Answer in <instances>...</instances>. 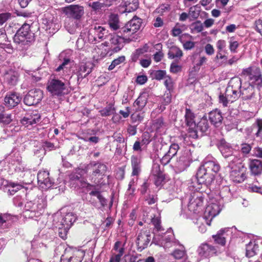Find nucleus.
<instances>
[{"label":"nucleus","mask_w":262,"mask_h":262,"mask_svg":"<svg viewBox=\"0 0 262 262\" xmlns=\"http://www.w3.org/2000/svg\"><path fill=\"white\" fill-rule=\"evenodd\" d=\"M141 23V19L135 16L120 29L118 34L120 35H111L110 39L111 50L114 53L121 50L124 47V39H129V37L139 30Z\"/></svg>","instance_id":"f257e3e1"},{"label":"nucleus","mask_w":262,"mask_h":262,"mask_svg":"<svg viewBox=\"0 0 262 262\" xmlns=\"http://www.w3.org/2000/svg\"><path fill=\"white\" fill-rule=\"evenodd\" d=\"M198 116H185L187 125L188 126L189 136L195 139L198 137V132L200 130L202 133L206 132L208 128V124L207 118L204 116L200 121L196 123V118Z\"/></svg>","instance_id":"f03ea898"},{"label":"nucleus","mask_w":262,"mask_h":262,"mask_svg":"<svg viewBox=\"0 0 262 262\" xmlns=\"http://www.w3.org/2000/svg\"><path fill=\"white\" fill-rule=\"evenodd\" d=\"M241 75L249 85L258 89L262 87V72L259 67L251 66L244 69Z\"/></svg>","instance_id":"7ed1b4c3"},{"label":"nucleus","mask_w":262,"mask_h":262,"mask_svg":"<svg viewBox=\"0 0 262 262\" xmlns=\"http://www.w3.org/2000/svg\"><path fill=\"white\" fill-rule=\"evenodd\" d=\"M87 169L91 171L88 177L89 180L96 185L104 184L103 178L106 176L107 167L105 164L95 163H90L87 166Z\"/></svg>","instance_id":"20e7f679"},{"label":"nucleus","mask_w":262,"mask_h":262,"mask_svg":"<svg viewBox=\"0 0 262 262\" xmlns=\"http://www.w3.org/2000/svg\"><path fill=\"white\" fill-rule=\"evenodd\" d=\"M229 166L231 168L230 177L232 181L236 183H240L245 181L247 178V168L240 162L230 163Z\"/></svg>","instance_id":"39448f33"},{"label":"nucleus","mask_w":262,"mask_h":262,"mask_svg":"<svg viewBox=\"0 0 262 262\" xmlns=\"http://www.w3.org/2000/svg\"><path fill=\"white\" fill-rule=\"evenodd\" d=\"M221 204L222 202L218 201L215 199H210L203 217V220L207 225L210 226L212 219L219 214L221 210Z\"/></svg>","instance_id":"423d86ee"},{"label":"nucleus","mask_w":262,"mask_h":262,"mask_svg":"<svg viewBox=\"0 0 262 262\" xmlns=\"http://www.w3.org/2000/svg\"><path fill=\"white\" fill-rule=\"evenodd\" d=\"M31 37L30 26L29 24L25 23L17 31L13 37V41L17 45H27L31 41Z\"/></svg>","instance_id":"0eeeda50"},{"label":"nucleus","mask_w":262,"mask_h":262,"mask_svg":"<svg viewBox=\"0 0 262 262\" xmlns=\"http://www.w3.org/2000/svg\"><path fill=\"white\" fill-rule=\"evenodd\" d=\"M75 220V216L73 213L70 212L67 213L61 221L56 224V227L59 229V234L62 238H66L68 230Z\"/></svg>","instance_id":"6e6552de"},{"label":"nucleus","mask_w":262,"mask_h":262,"mask_svg":"<svg viewBox=\"0 0 262 262\" xmlns=\"http://www.w3.org/2000/svg\"><path fill=\"white\" fill-rule=\"evenodd\" d=\"M47 89L52 96L59 97L65 94L67 86L64 82L54 77L48 81Z\"/></svg>","instance_id":"1a4fd4ad"},{"label":"nucleus","mask_w":262,"mask_h":262,"mask_svg":"<svg viewBox=\"0 0 262 262\" xmlns=\"http://www.w3.org/2000/svg\"><path fill=\"white\" fill-rule=\"evenodd\" d=\"M214 174L212 172H210L205 169L199 168L196 173V178L195 180H197V186L192 185L195 187L196 190H199L200 188L201 184H204L208 186L214 181Z\"/></svg>","instance_id":"9d476101"},{"label":"nucleus","mask_w":262,"mask_h":262,"mask_svg":"<svg viewBox=\"0 0 262 262\" xmlns=\"http://www.w3.org/2000/svg\"><path fill=\"white\" fill-rule=\"evenodd\" d=\"M43 98V92L39 89L30 90L24 98V102L28 106L38 104Z\"/></svg>","instance_id":"9b49d317"},{"label":"nucleus","mask_w":262,"mask_h":262,"mask_svg":"<svg viewBox=\"0 0 262 262\" xmlns=\"http://www.w3.org/2000/svg\"><path fill=\"white\" fill-rule=\"evenodd\" d=\"M108 30L104 27L99 25H95L92 27L88 33V38L90 41L93 42L97 39L102 40L107 35Z\"/></svg>","instance_id":"f8f14e48"},{"label":"nucleus","mask_w":262,"mask_h":262,"mask_svg":"<svg viewBox=\"0 0 262 262\" xmlns=\"http://www.w3.org/2000/svg\"><path fill=\"white\" fill-rule=\"evenodd\" d=\"M173 236L172 234H157L155 236L154 242L155 244L163 247L164 248H167L179 245L178 241H173Z\"/></svg>","instance_id":"ddd939ff"},{"label":"nucleus","mask_w":262,"mask_h":262,"mask_svg":"<svg viewBox=\"0 0 262 262\" xmlns=\"http://www.w3.org/2000/svg\"><path fill=\"white\" fill-rule=\"evenodd\" d=\"M62 12L68 17L79 19L84 14V8L78 5H71L62 8Z\"/></svg>","instance_id":"4468645a"},{"label":"nucleus","mask_w":262,"mask_h":262,"mask_svg":"<svg viewBox=\"0 0 262 262\" xmlns=\"http://www.w3.org/2000/svg\"><path fill=\"white\" fill-rule=\"evenodd\" d=\"M204 195L201 192H195L191 196L188 208L189 211L196 213L199 211L203 205Z\"/></svg>","instance_id":"2eb2a0df"},{"label":"nucleus","mask_w":262,"mask_h":262,"mask_svg":"<svg viewBox=\"0 0 262 262\" xmlns=\"http://www.w3.org/2000/svg\"><path fill=\"white\" fill-rule=\"evenodd\" d=\"M9 167L17 173H21L26 170V168L21 162V157L18 152L11 155Z\"/></svg>","instance_id":"dca6fc26"},{"label":"nucleus","mask_w":262,"mask_h":262,"mask_svg":"<svg viewBox=\"0 0 262 262\" xmlns=\"http://www.w3.org/2000/svg\"><path fill=\"white\" fill-rule=\"evenodd\" d=\"M239 93L226 88L225 94H221L219 96L220 102L223 103L224 106H227L228 103H232L238 99Z\"/></svg>","instance_id":"f3484780"},{"label":"nucleus","mask_w":262,"mask_h":262,"mask_svg":"<svg viewBox=\"0 0 262 262\" xmlns=\"http://www.w3.org/2000/svg\"><path fill=\"white\" fill-rule=\"evenodd\" d=\"M214 174L220 169V166L216 160L211 156L207 157L204 160V164L200 167Z\"/></svg>","instance_id":"a211bd4d"},{"label":"nucleus","mask_w":262,"mask_h":262,"mask_svg":"<svg viewBox=\"0 0 262 262\" xmlns=\"http://www.w3.org/2000/svg\"><path fill=\"white\" fill-rule=\"evenodd\" d=\"M37 180L39 186L42 189H47L50 188L53 184L48 171H40L37 174Z\"/></svg>","instance_id":"6ab92c4d"},{"label":"nucleus","mask_w":262,"mask_h":262,"mask_svg":"<svg viewBox=\"0 0 262 262\" xmlns=\"http://www.w3.org/2000/svg\"><path fill=\"white\" fill-rule=\"evenodd\" d=\"M92 69L93 64L90 62L80 63L77 67L75 73L78 80L85 78L92 72Z\"/></svg>","instance_id":"aec40b11"},{"label":"nucleus","mask_w":262,"mask_h":262,"mask_svg":"<svg viewBox=\"0 0 262 262\" xmlns=\"http://www.w3.org/2000/svg\"><path fill=\"white\" fill-rule=\"evenodd\" d=\"M219 149L222 155L225 158L228 157L231 158V160L230 163L236 162L239 161V159L232 155L233 148L229 143L226 142L225 140L222 139L220 141Z\"/></svg>","instance_id":"412c9836"},{"label":"nucleus","mask_w":262,"mask_h":262,"mask_svg":"<svg viewBox=\"0 0 262 262\" xmlns=\"http://www.w3.org/2000/svg\"><path fill=\"white\" fill-rule=\"evenodd\" d=\"M21 97L20 95L15 92H9L4 98L6 106L9 108H13L17 105L20 102Z\"/></svg>","instance_id":"4be33fe9"},{"label":"nucleus","mask_w":262,"mask_h":262,"mask_svg":"<svg viewBox=\"0 0 262 262\" xmlns=\"http://www.w3.org/2000/svg\"><path fill=\"white\" fill-rule=\"evenodd\" d=\"M199 255L203 257L212 256L216 253V248L207 243L202 244L198 249Z\"/></svg>","instance_id":"5701e85b"},{"label":"nucleus","mask_w":262,"mask_h":262,"mask_svg":"<svg viewBox=\"0 0 262 262\" xmlns=\"http://www.w3.org/2000/svg\"><path fill=\"white\" fill-rule=\"evenodd\" d=\"M232 229L233 228H228L220 230L216 234L212 235V238L214 239V242L222 246L225 245L227 236L228 235V233L232 232Z\"/></svg>","instance_id":"b1692460"},{"label":"nucleus","mask_w":262,"mask_h":262,"mask_svg":"<svg viewBox=\"0 0 262 262\" xmlns=\"http://www.w3.org/2000/svg\"><path fill=\"white\" fill-rule=\"evenodd\" d=\"M190 161H191L190 158ZM190 162L187 157L182 156L180 157L179 159L173 163V166L178 172H181L186 169L189 165Z\"/></svg>","instance_id":"393cba45"},{"label":"nucleus","mask_w":262,"mask_h":262,"mask_svg":"<svg viewBox=\"0 0 262 262\" xmlns=\"http://www.w3.org/2000/svg\"><path fill=\"white\" fill-rule=\"evenodd\" d=\"M150 235L147 231H141L138 236L137 244L140 248H145L150 241Z\"/></svg>","instance_id":"a878e982"},{"label":"nucleus","mask_w":262,"mask_h":262,"mask_svg":"<svg viewBox=\"0 0 262 262\" xmlns=\"http://www.w3.org/2000/svg\"><path fill=\"white\" fill-rule=\"evenodd\" d=\"M250 169L252 174L259 175L262 172V163L258 160H253L250 162Z\"/></svg>","instance_id":"bb28decb"},{"label":"nucleus","mask_w":262,"mask_h":262,"mask_svg":"<svg viewBox=\"0 0 262 262\" xmlns=\"http://www.w3.org/2000/svg\"><path fill=\"white\" fill-rule=\"evenodd\" d=\"M72 250L71 248L66 249L64 254L61 257V260L62 262H81L80 258L72 256Z\"/></svg>","instance_id":"cd10ccee"},{"label":"nucleus","mask_w":262,"mask_h":262,"mask_svg":"<svg viewBox=\"0 0 262 262\" xmlns=\"http://www.w3.org/2000/svg\"><path fill=\"white\" fill-rule=\"evenodd\" d=\"M246 255L248 257H251L256 254L258 250V246L256 243L255 241H250L246 245Z\"/></svg>","instance_id":"c85d7f7f"},{"label":"nucleus","mask_w":262,"mask_h":262,"mask_svg":"<svg viewBox=\"0 0 262 262\" xmlns=\"http://www.w3.org/2000/svg\"><path fill=\"white\" fill-rule=\"evenodd\" d=\"M108 24L110 28L116 31L120 28V21L118 14L112 13L109 15Z\"/></svg>","instance_id":"c756f323"},{"label":"nucleus","mask_w":262,"mask_h":262,"mask_svg":"<svg viewBox=\"0 0 262 262\" xmlns=\"http://www.w3.org/2000/svg\"><path fill=\"white\" fill-rule=\"evenodd\" d=\"M122 3L126 12L134 11L138 7V0H123Z\"/></svg>","instance_id":"7c9ffc66"},{"label":"nucleus","mask_w":262,"mask_h":262,"mask_svg":"<svg viewBox=\"0 0 262 262\" xmlns=\"http://www.w3.org/2000/svg\"><path fill=\"white\" fill-rule=\"evenodd\" d=\"M5 79L9 85H15L18 80V74L14 71H10L5 74Z\"/></svg>","instance_id":"2f4dec72"},{"label":"nucleus","mask_w":262,"mask_h":262,"mask_svg":"<svg viewBox=\"0 0 262 262\" xmlns=\"http://www.w3.org/2000/svg\"><path fill=\"white\" fill-rule=\"evenodd\" d=\"M15 216L9 214H0V228H5L7 227L13 221Z\"/></svg>","instance_id":"473e14b6"},{"label":"nucleus","mask_w":262,"mask_h":262,"mask_svg":"<svg viewBox=\"0 0 262 262\" xmlns=\"http://www.w3.org/2000/svg\"><path fill=\"white\" fill-rule=\"evenodd\" d=\"M147 98L144 94L140 95L134 103L136 111L141 110L146 104Z\"/></svg>","instance_id":"72a5a7b5"},{"label":"nucleus","mask_w":262,"mask_h":262,"mask_svg":"<svg viewBox=\"0 0 262 262\" xmlns=\"http://www.w3.org/2000/svg\"><path fill=\"white\" fill-rule=\"evenodd\" d=\"M241 86L242 81L240 79L232 78L230 80L227 88L240 93L241 92V91H239V90L241 88Z\"/></svg>","instance_id":"f704fd0d"},{"label":"nucleus","mask_w":262,"mask_h":262,"mask_svg":"<svg viewBox=\"0 0 262 262\" xmlns=\"http://www.w3.org/2000/svg\"><path fill=\"white\" fill-rule=\"evenodd\" d=\"M183 55L182 51L178 47H172L168 53V58L174 59L175 58H181Z\"/></svg>","instance_id":"c9c22d12"},{"label":"nucleus","mask_w":262,"mask_h":262,"mask_svg":"<svg viewBox=\"0 0 262 262\" xmlns=\"http://www.w3.org/2000/svg\"><path fill=\"white\" fill-rule=\"evenodd\" d=\"M255 88L249 84L247 88L244 89L243 91L241 92L243 99L248 100L251 99L254 94Z\"/></svg>","instance_id":"e433bc0d"},{"label":"nucleus","mask_w":262,"mask_h":262,"mask_svg":"<svg viewBox=\"0 0 262 262\" xmlns=\"http://www.w3.org/2000/svg\"><path fill=\"white\" fill-rule=\"evenodd\" d=\"M190 30L191 33H199L201 32L204 29L203 24L200 20H196L190 25Z\"/></svg>","instance_id":"4c0bfd02"},{"label":"nucleus","mask_w":262,"mask_h":262,"mask_svg":"<svg viewBox=\"0 0 262 262\" xmlns=\"http://www.w3.org/2000/svg\"><path fill=\"white\" fill-rule=\"evenodd\" d=\"M4 186H6L8 192L10 195H13L18 190L21 189L23 188V186L21 184L18 183L15 184L14 183H8L7 182V185Z\"/></svg>","instance_id":"58836bf2"},{"label":"nucleus","mask_w":262,"mask_h":262,"mask_svg":"<svg viewBox=\"0 0 262 262\" xmlns=\"http://www.w3.org/2000/svg\"><path fill=\"white\" fill-rule=\"evenodd\" d=\"M40 119V116H38L37 118H33V116H25L23 119L21 120V123L24 125L26 126H28L30 125H33L34 124L36 123L38 121H39Z\"/></svg>","instance_id":"ea45409f"},{"label":"nucleus","mask_w":262,"mask_h":262,"mask_svg":"<svg viewBox=\"0 0 262 262\" xmlns=\"http://www.w3.org/2000/svg\"><path fill=\"white\" fill-rule=\"evenodd\" d=\"M200 7L196 5L189 8L188 14L193 20L196 19L200 15Z\"/></svg>","instance_id":"a19ab883"},{"label":"nucleus","mask_w":262,"mask_h":262,"mask_svg":"<svg viewBox=\"0 0 262 262\" xmlns=\"http://www.w3.org/2000/svg\"><path fill=\"white\" fill-rule=\"evenodd\" d=\"M25 208L27 211H29L31 213H33V214L31 215V217H33V215L37 216V205H36V203H34L32 202H28L25 205Z\"/></svg>","instance_id":"79ce46f5"},{"label":"nucleus","mask_w":262,"mask_h":262,"mask_svg":"<svg viewBox=\"0 0 262 262\" xmlns=\"http://www.w3.org/2000/svg\"><path fill=\"white\" fill-rule=\"evenodd\" d=\"M176 259H181L185 255L184 247L182 245H179V248L176 249L172 254Z\"/></svg>","instance_id":"37998d69"},{"label":"nucleus","mask_w":262,"mask_h":262,"mask_svg":"<svg viewBox=\"0 0 262 262\" xmlns=\"http://www.w3.org/2000/svg\"><path fill=\"white\" fill-rule=\"evenodd\" d=\"M36 205H37V216H40L42 213L44 209L46 207L47 203L46 201L42 199H38L36 202Z\"/></svg>","instance_id":"c03bdc74"},{"label":"nucleus","mask_w":262,"mask_h":262,"mask_svg":"<svg viewBox=\"0 0 262 262\" xmlns=\"http://www.w3.org/2000/svg\"><path fill=\"white\" fill-rule=\"evenodd\" d=\"M167 75L165 70H159L154 72L153 78L157 80L165 79Z\"/></svg>","instance_id":"a18cd8bd"},{"label":"nucleus","mask_w":262,"mask_h":262,"mask_svg":"<svg viewBox=\"0 0 262 262\" xmlns=\"http://www.w3.org/2000/svg\"><path fill=\"white\" fill-rule=\"evenodd\" d=\"M116 110L112 103H109L101 111V115H114Z\"/></svg>","instance_id":"49530a36"},{"label":"nucleus","mask_w":262,"mask_h":262,"mask_svg":"<svg viewBox=\"0 0 262 262\" xmlns=\"http://www.w3.org/2000/svg\"><path fill=\"white\" fill-rule=\"evenodd\" d=\"M151 173L159 179L162 178L160 166L158 163H154L152 165Z\"/></svg>","instance_id":"de8ad7c7"},{"label":"nucleus","mask_w":262,"mask_h":262,"mask_svg":"<svg viewBox=\"0 0 262 262\" xmlns=\"http://www.w3.org/2000/svg\"><path fill=\"white\" fill-rule=\"evenodd\" d=\"M164 84L169 92L172 91L173 89V82L170 76L167 75V76H166L165 78Z\"/></svg>","instance_id":"09e8293b"},{"label":"nucleus","mask_w":262,"mask_h":262,"mask_svg":"<svg viewBox=\"0 0 262 262\" xmlns=\"http://www.w3.org/2000/svg\"><path fill=\"white\" fill-rule=\"evenodd\" d=\"M118 253L112 255V257L110 258V260L120 262L121 258L124 252V249L123 247H121L118 250Z\"/></svg>","instance_id":"8fccbe9b"},{"label":"nucleus","mask_w":262,"mask_h":262,"mask_svg":"<svg viewBox=\"0 0 262 262\" xmlns=\"http://www.w3.org/2000/svg\"><path fill=\"white\" fill-rule=\"evenodd\" d=\"M247 189L248 191L252 192H257L262 194V187L254 184H249L247 186Z\"/></svg>","instance_id":"3c124183"},{"label":"nucleus","mask_w":262,"mask_h":262,"mask_svg":"<svg viewBox=\"0 0 262 262\" xmlns=\"http://www.w3.org/2000/svg\"><path fill=\"white\" fill-rule=\"evenodd\" d=\"M90 195L93 197H96L102 206H104L106 203L105 199L102 196L100 192L92 191L90 193Z\"/></svg>","instance_id":"603ef678"},{"label":"nucleus","mask_w":262,"mask_h":262,"mask_svg":"<svg viewBox=\"0 0 262 262\" xmlns=\"http://www.w3.org/2000/svg\"><path fill=\"white\" fill-rule=\"evenodd\" d=\"M90 195L93 197H96L102 206H104L106 203L105 199L102 196L100 192L92 191L90 193Z\"/></svg>","instance_id":"864d4df0"},{"label":"nucleus","mask_w":262,"mask_h":262,"mask_svg":"<svg viewBox=\"0 0 262 262\" xmlns=\"http://www.w3.org/2000/svg\"><path fill=\"white\" fill-rule=\"evenodd\" d=\"M105 6L104 3H100L99 2H90L89 3V6L95 11H99L102 7Z\"/></svg>","instance_id":"5fc2aeb1"},{"label":"nucleus","mask_w":262,"mask_h":262,"mask_svg":"<svg viewBox=\"0 0 262 262\" xmlns=\"http://www.w3.org/2000/svg\"><path fill=\"white\" fill-rule=\"evenodd\" d=\"M209 119L212 124L215 126H218L221 124L223 117L222 116H210Z\"/></svg>","instance_id":"6e6d98bb"},{"label":"nucleus","mask_w":262,"mask_h":262,"mask_svg":"<svg viewBox=\"0 0 262 262\" xmlns=\"http://www.w3.org/2000/svg\"><path fill=\"white\" fill-rule=\"evenodd\" d=\"M179 149V146L177 144H172L169 147V150L167 152V154L169 155V156L172 158L174 156L177 152L178 149Z\"/></svg>","instance_id":"4d7b16f0"},{"label":"nucleus","mask_w":262,"mask_h":262,"mask_svg":"<svg viewBox=\"0 0 262 262\" xmlns=\"http://www.w3.org/2000/svg\"><path fill=\"white\" fill-rule=\"evenodd\" d=\"M7 36L5 30L4 29H0V46L3 48V46L6 45V42L7 41Z\"/></svg>","instance_id":"13d9d810"},{"label":"nucleus","mask_w":262,"mask_h":262,"mask_svg":"<svg viewBox=\"0 0 262 262\" xmlns=\"http://www.w3.org/2000/svg\"><path fill=\"white\" fill-rule=\"evenodd\" d=\"M151 223L154 225L155 229H156L157 231H161L164 230L161 226L160 219L158 217L152 218Z\"/></svg>","instance_id":"bf43d9fd"},{"label":"nucleus","mask_w":262,"mask_h":262,"mask_svg":"<svg viewBox=\"0 0 262 262\" xmlns=\"http://www.w3.org/2000/svg\"><path fill=\"white\" fill-rule=\"evenodd\" d=\"M11 18V14L10 13L7 12L0 13V26L3 25Z\"/></svg>","instance_id":"052dcab7"},{"label":"nucleus","mask_w":262,"mask_h":262,"mask_svg":"<svg viewBox=\"0 0 262 262\" xmlns=\"http://www.w3.org/2000/svg\"><path fill=\"white\" fill-rule=\"evenodd\" d=\"M233 37L231 38L229 41V49L232 53H236V49L239 47V43L237 41H234L232 39Z\"/></svg>","instance_id":"680f3d73"},{"label":"nucleus","mask_w":262,"mask_h":262,"mask_svg":"<svg viewBox=\"0 0 262 262\" xmlns=\"http://www.w3.org/2000/svg\"><path fill=\"white\" fill-rule=\"evenodd\" d=\"M256 126L258 128L257 131L255 133L256 137L260 138L262 141V119H257L256 121Z\"/></svg>","instance_id":"e2e57ef3"},{"label":"nucleus","mask_w":262,"mask_h":262,"mask_svg":"<svg viewBox=\"0 0 262 262\" xmlns=\"http://www.w3.org/2000/svg\"><path fill=\"white\" fill-rule=\"evenodd\" d=\"M150 137L148 132H144L142 136L141 145H147L150 142Z\"/></svg>","instance_id":"0e129e2a"},{"label":"nucleus","mask_w":262,"mask_h":262,"mask_svg":"<svg viewBox=\"0 0 262 262\" xmlns=\"http://www.w3.org/2000/svg\"><path fill=\"white\" fill-rule=\"evenodd\" d=\"M182 71V67L178 64H176L175 63L172 62L170 64V72L172 73H177Z\"/></svg>","instance_id":"69168bd1"},{"label":"nucleus","mask_w":262,"mask_h":262,"mask_svg":"<svg viewBox=\"0 0 262 262\" xmlns=\"http://www.w3.org/2000/svg\"><path fill=\"white\" fill-rule=\"evenodd\" d=\"M255 29L262 36V19H258L254 22Z\"/></svg>","instance_id":"338daca9"},{"label":"nucleus","mask_w":262,"mask_h":262,"mask_svg":"<svg viewBox=\"0 0 262 262\" xmlns=\"http://www.w3.org/2000/svg\"><path fill=\"white\" fill-rule=\"evenodd\" d=\"M253 155L257 158H262V147H256L253 150Z\"/></svg>","instance_id":"774afa93"}]
</instances>
